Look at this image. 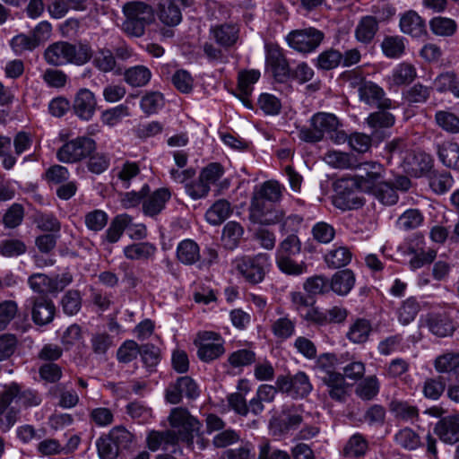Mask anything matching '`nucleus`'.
<instances>
[{"mask_svg":"<svg viewBox=\"0 0 459 459\" xmlns=\"http://www.w3.org/2000/svg\"><path fill=\"white\" fill-rule=\"evenodd\" d=\"M160 21L168 26H177L182 20L181 9L176 1L168 0L160 4L158 10Z\"/></svg>","mask_w":459,"mask_h":459,"instance_id":"c85d7f7f","label":"nucleus"},{"mask_svg":"<svg viewBox=\"0 0 459 459\" xmlns=\"http://www.w3.org/2000/svg\"><path fill=\"white\" fill-rule=\"evenodd\" d=\"M249 219L251 221L262 225L281 223V229H284L286 224L283 211L276 208L273 204L260 199L252 198L249 208Z\"/></svg>","mask_w":459,"mask_h":459,"instance_id":"9d476101","label":"nucleus"},{"mask_svg":"<svg viewBox=\"0 0 459 459\" xmlns=\"http://www.w3.org/2000/svg\"><path fill=\"white\" fill-rule=\"evenodd\" d=\"M126 17L121 29L131 38H140L144 35L145 28L154 21L152 7L143 2H129L123 6Z\"/></svg>","mask_w":459,"mask_h":459,"instance_id":"f03ea898","label":"nucleus"},{"mask_svg":"<svg viewBox=\"0 0 459 459\" xmlns=\"http://www.w3.org/2000/svg\"><path fill=\"white\" fill-rule=\"evenodd\" d=\"M198 395V385L195 380L188 376L180 377L175 382L170 383L165 393L167 402L171 404L179 403L183 396L195 399Z\"/></svg>","mask_w":459,"mask_h":459,"instance_id":"ddd939ff","label":"nucleus"},{"mask_svg":"<svg viewBox=\"0 0 459 459\" xmlns=\"http://www.w3.org/2000/svg\"><path fill=\"white\" fill-rule=\"evenodd\" d=\"M372 332V325L365 318L355 319L346 333L347 339L355 344L365 343Z\"/></svg>","mask_w":459,"mask_h":459,"instance_id":"a878e982","label":"nucleus"},{"mask_svg":"<svg viewBox=\"0 0 459 459\" xmlns=\"http://www.w3.org/2000/svg\"><path fill=\"white\" fill-rule=\"evenodd\" d=\"M19 385L11 383L4 385L0 393V429L7 431L18 419Z\"/></svg>","mask_w":459,"mask_h":459,"instance_id":"423d86ee","label":"nucleus"},{"mask_svg":"<svg viewBox=\"0 0 459 459\" xmlns=\"http://www.w3.org/2000/svg\"><path fill=\"white\" fill-rule=\"evenodd\" d=\"M352 254L351 250L344 246L335 247L328 251L324 259L328 267L336 269L349 264L351 261Z\"/></svg>","mask_w":459,"mask_h":459,"instance_id":"e433bc0d","label":"nucleus"},{"mask_svg":"<svg viewBox=\"0 0 459 459\" xmlns=\"http://www.w3.org/2000/svg\"><path fill=\"white\" fill-rule=\"evenodd\" d=\"M435 433L445 443L459 441V416H448L440 420L435 427Z\"/></svg>","mask_w":459,"mask_h":459,"instance_id":"aec40b11","label":"nucleus"},{"mask_svg":"<svg viewBox=\"0 0 459 459\" xmlns=\"http://www.w3.org/2000/svg\"><path fill=\"white\" fill-rule=\"evenodd\" d=\"M323 39L324 34L315 28L292 30L286 37L289 46L301 53L315 50Z\"/></svg>","mask_w":459,"mask_h":459,"instance_id":"9b49d317","label":"nucleus"},{"mask_svg":"<svg viewBox=\"0 0 459 459\" xmlns=\"http://www.w3.org/2000/svg\"><path fill=\"white\" fill-rule=\"evenodd\" d=\"M323 383L327 387L329 396L336 401H343L347 395V384L344 377L338 372L327 373L321 376Z\"/></svg>","mask_w":459,"mask_h":459,"instance_id":"4be33fe9","label":"nucleus"},{"mask_svg":"<svg viewBox=\"0 0 459 459\" xmlns=\"http://www.w3.org/2000/svg\"><path fill=\"white\" fill-rule=\"evenodd\" d=\"M340 127L338 118L330 113L320 112L315 114L311 118V128L300 130V138L306 142L316 143L324 138V135L329 134Z\"/></svg>","mask_w":459,"mask_h":459,"instance_id":"1a4fd4ad","label":"nucleus"},{"mask_svg":"<svg viewBox=\"0 0 459 459\" xmlns=\"http://www.w3.org/2000/svg\"><path fill=\"white\" fill-rule=\"evenodd\" d=\"M97 101L94 94L88 89H81L76 94L74 109L83 120H90L95 113Z\"/></svg>","mask_w":459,"mask_h":459,"instance_id":"a211bd4d","label":"nucleus"},{"mask_svg":"<svg viewBox=\"0 0 459 459\" xmlns=\"http://www.w3.org/2000/svg\"><path fill=\"white\" fill-rule=\"evenodd\" d=\"M129 108L125 104H120L115 108L105 110L101 114V121L104 125L113 126L117 125L125 117L129 116Z\"/></svg>","mask_w":459,"mask_h":459,"instance_id":"680f3d73","label":"nucleus"},{"mask_svg":"<svg viewBox=\"0 0 459 459\" xmlns=\"http://www.w3.org/2000/svg\"><path fill=\"white\" fill-rule=\"evenodd\" d=\"M281 433L296 429L303 422L301 411L297 407H287L282 411L281 416L275 420Z\"/></svg>","mask_w":459,"mask_h":459,"instance_id":"7c9ffc66","label":"nucleus"},{"mask_svg":"<svg viewBox=\"0 0 459 459\" xmlns=\"http://www.w3.org/2000/svg\"><path fill=\"white\" fill-rule=\"evenodd\" d=\"M436 149L438 160L445 167L459 171V143L445 141Z\"/></svg>","mask_w":459,"mask_h":459,"instance_id":"412c9836","label":"nucleus"},{"mask_svg":"<svg viewBox=\"0 0 459 459\" xmlns=\"http://www.w3.org/2000/svg\"><path fill=\"white\" fill-rule=\"evenodd\" d=\"M275 263L279 270L287 275L299 276L307 272V265L305 262L298 263L292 256L275 257Z\"/></svg>","mask_w":459,"mask_h":459,"instance_id":"09e8293b","label":"nucleus"},{"mask_svg":"<svg viewBox=\"0 0 459 459\" xmlns=\"http://www.w3.org/2000/svg\"><path fill=\"white\" fill-rule=\"evenodd\" d=\"M427 325L429 331L438 337L449 336L455 330L454 322L446 314H429L427 317Z\"/></svg>","mask_w":459,"mask_h":459,"instance_id":"b1692460","label":"nucleus"},{"mask_svg":"<svg viewBox=\"0 0 459 459\" xmlns=\"http://www.w3.org/2000/svg\"><path fill=\"white\" fill-rule=\"evenodd\" d=\"M354 273L350 269L336 272L330 280V289L339 296H346L354 287Z\"/></svg>","mask_w":459,"mask_h":459,"instance_id":"393cba45","label":"nucleus"},{"mask_svg":"<svg viewBox=\"0 0 459 459\" xmlns=\"http://www.w3.org/2000/svg\"><path fill=\"white\" fill-rule=\"evenodd\" d=\"M156 251L150 242H137L125 247L124 255L129 260L147 261L154 257Z\"/></svg>","mask_w":459,"mask_h":459,"instance_id":"cd10ccee","label":"nucleus"},{"mask_svg":"<svg viewBox=\"0 0 459 459\" xmlns=\"http://www.w3.org/2000/svg\"><path fill=\"white\" fill-rule=\"evenodd\" d=\"M400 28L403 33L413 38H421L427 34L425 21L413 10L401 15Z\"/></svg>","mask_w":459,"mask_h":459,"instance_id":"6ab92c4d","label":"nucleus"},{"mask_svg":"<svg viewBox=\"0 0 459 459\" xmlns=\"http://www.w3.org/2000/svg\"><path fill=\"white\" fill-rule=\"evenodd\" d=\"M296 319L289 315L282 316L272 323L271 330L273 335L281 341H285L295 333Z\"/></svg>","mask_w":459,"mask_h":459,"instance_id":"4c0bfd02","label":"nucleus"},{"mask_svg":"<svg viewBox=\"0 0 459 459\" xmlns=\"http://www.w3.org/2000/svg\"><path fill=\"white\" fill-rule=\"evenodd\" d=\"M230 212V204L228 201L221 199L212 204V206L206 212L205 217L210 224L219 225L228 219Z\"/></svg>","mask_w":459,"mask_h":459,"instance_id":"ea45409f","label":"nucleus"},{"mask_svg":"<svg viewBox=\"0 0 459 459\" xmlns=\"http://www.w3.org/2000/svg\"><path fill=\"white\" fill-rule=\"evenodd\" d=\"M394 116L386 109L371 113L367 118L368 125L372 128L390 127L394 124Z\"/></svg>","mask_w":459,"mask_h":459,"instance_id":"e2e57ef3","label":"nucleus"},{"mask_svg":"<svg viewBox=\"0 0 459 459\" xmlns=\"http://www.w3.org/2000/svg\"><path fill=\"white\" fill-rule=\"evenodd\" d=\"M378 30V21L371 15L364 16L359 22L356 30V39L362 43L372 41Z\"/></svg>","mask_w":459,"mask_h":459,"instance_id":"72a5a7b5","label":"nucleus"},{"mask_svg":"<svg viewBox=\"0 0 459 459\" xmlns=\"http://www.w3.org/2000/svg\"><path fill=\"white\" fill-rule=\"evenodd\" d=\"M97 448L101 459H117L121 452L107 435L98 439Z\"/></svg>","mask_w":459,"mask_h":459,"instance_id":"774afa93","label":"nucleus"},{"mask_svg":"<svg viewBox=\"0 0 459 459\" xmlns=\"http://www.w3.org/2000/svg\"><path fill=\"white\" fill-rule=\"evenodd\" d=\"M281 197V188L276 181H266L255 192L252 198L260 199L266 203L278 202Z\"/></svg>","mask_w":459,"mask_h":459,"instance_id":"79ce46f5","label":"nucleus"},{"mask_svg":"<svg viewBox=\"0 0 459 459\" xmlns=\"http://www.w3.org/2000/svg\"><path fill=\"white\" fill-rule=\"evenodd\" d=\"M31 317L38 325H45L51 323L56 314V307L53 301L47 296L33 297L30 299Z\"/></svg>","mask_w":459,"mask_h":459,"instance_id":"dca6fc26","label":"nucleus"},{"mask_svg":"<svg viewBox=\"0 0 459 459\" xmlns=\"http://www.w3.org/2000/svg\"><path fill=\"white\" fill-rule=\"evenodd\" d=\"M434 367L438 373L454 374L459 379V352H446L437 356Z\"/></svg>","mask_w":459,"mask_h":459,"instance_id":"c9c22d12","label":"nucleus"},{"mask_svg":"<svg viewBox=\"0 0 459 459\" xmlns=\"http://www.w3.org/2000/svg\"><path fill=\"white\" fill-rule=\"evenodd\" d=\"M120 451L126 449L133 441V435L124 427H115L107 435Z\"/></svg>","mask_w":459,"mask_h":459,"instance_id":"0e129e2a","label":"nucleus"},{"mask_svg":"<svg viewBox=\"0 0 459 459\" xmlns=\"http://www.w3.org/2000/svg\"><path fill=\"white\" fill-rule=\"evenodd\" d=\"M211 31L219 45L229 48L237 42L239 30L234 24L226 23L213 27Z\"/></svg>","mask_w":459,"mask_h":459,"instance_id":"473e14b6","label":"nucleus"},{"mask_svg":"<svg viewBox=\"0 0 459 459\" xmlns=\"http://www.w3.org/2000/svg\"><path fill=\"white\" fill-rule=\"evenodd\" d=\"M270 265L269 255L259 253L253 256H244L238 260L237 270L247 282L257 284L264 279Z\"/></svg>","mask_w":459,"mask_h":459,"instance_id":"20e7f679","label":"nucleus"},{"mask_svg":"<svg viewBox=\"0 0 459 459\" xmlns=\"http://www.w3.org/2000/svg\"><path fill=\"white\" fill-rule=\"evenodd\" d=\"M130 222L131 217L127 214H120L116 216L106 230L105 239L108 243L117 242Z\"/></svg>","mask_w":459,"mask_h":459,"instance_id":"a19ab883","label":"nucleus"},{"mask_svg":"<svg viewBox=\"0 0 459 459\" xmlns=\"http://www.w3.org/2000/svg\"><path fill=\"white\" fill-rule=\"evenodd\" d=\"M342 60V55L341 52L329 49L322 52L318 57L316 65L322 70H331L337 67Z\"/></svg>","mask_w":459,"mask_h":459,"instance_id":"052dcab7","label":"nucleus"},{"mask_svg":"<svg viewBox=\"0 0 459 459\" xmlns=\"http://www.w3.org/2000/svg\"><path fill=\"white\" fill-rule=\"evenodd\" d=\"M258 70L242 71L238 74V89L239 91V98L247 107L251 108L249 96L253 91V85L260 78Z\"/></svg>","mask_w":459,"mask_h":459,"instance_id":"bb28decb","label":"nucleus"},{"mask_svg":"<svg viewBox=\"0 0 459 459\" xmlns=\"http://www.w3.org/2000/svg\"><path fill=\"white\" fill-rule=\"evenodd\" d=\"M359 192L357 181L342 178L334 184L333 204L342 211L359 209L364 204V198L359 195Z\"/></svg>","mask_w":459,"mask_h":459,"instance_id":"7ed1b4c3","label":"nucleus"},{"mask_svg":"<svg viewBox=\"0 0 459 459\" xmlns=\"http://www.w3.org/2000/svg\"><path fill=\"white\" fill-rule=\"evenodd\" d=\"M243 228L235 221H229L223 228L221 241L228 249H233L238 245L243 235Z\"/></svg>","mask_w":459,"mask_h":459,"instance_id":"c03bdc74","label":"nucleus"},{"mask_svg":"<svg viewBox=\"0 0 459 459\" xmlns=\"http://www.w3.org/2000/svg\"><path fill=\"white\" fill-rule=\"evenodd\" d=\"M152 78L150 69L144 65H135L126 70L124 79L133 87L145 86Z\"/></svg>","mask_w":459,"mask_h":459,"instance_id":"58836bf2","label":"nucleus"},{"mask_svg":"<svg viewBox=\"0 0 459 459\" xmlns=\"http://www.w3.org/2000/svg\"><path fill=\"white\" fill-rule=\"evenodd\" d=\"M275 384L280 392L292 397H304L312 390L309 378L304 372H298L292 377L279 376Z\"/></svg>","mask_w":459,"mask_h":459,"instance_id":"f8f14e48","label":"nucleus"},{"mask_svg":"<svg viewBox=\"0 0 459 459\" xmlns=\"http://www.w3.org/2000/svg\"><path fill=\"white\" fill-rule=\"evenodd\" d=\"M10 45L17 55H22L26 51L34 50L39 45V39L36 34L21 33L12 39Z\"/></svg>","mask_w":459,"mask_h":459,"instance_id":"37998d69","label":"nucleus"},{"mask_svg":"<svg viewBox=\"0 0 459 459\" xmlns=\"http://www.w3.org/2000/svg\"><path fill=\"white\" fill-rule=\"evenodd\" d=\"M417 76V70L411 64L403 62L397 65L392 71L388 78L391 85L402 86L409 84L414 81Z\"/></svg>","mask_w":459,"mask_h":459,"instance_id":"c756f323","label":"nucleus"},{"mask_svg":"<svg viewBox=\"0 0 459 459\" xmlns=\"http://www.w3.org/2000/svg\"><path fill=\"white\" fill-rule=\"evenodd\" d=\"M383 53L390 58H397L404 52V41L399 36H387L381 44Z\"/></svg>","mask_w":459,"mask_h":459,"instance_id":"6e6d98bb","label":"nucleus"},{"mask_svg":"<svg viewBox=\"0 0 459 459\" xmlns=\"http://www.w3.org/2000/svg\"><path fill=\"white\" fill-rule=\"evenodd\" d=\"M395 443L407 450H414L420 445L419 435L410 428L400 429L394 435Z\"/></svg>","mask_w":459,"mask_h":459,"instance_id":"864d4df0","label":"nucleus"},{"mask_svg":"<svg viewBox=\"0 0 459 459\" xmlns=\"http://www.w3.org/2000/svg\"><path fill=\"white\" fill-rule=\"evenodd\" d=\"M168 420L171 428L178 429L176 433L178 441L193 443L194 436L198 433L201 427L196 418L192 416L186 408L176 407L171 410Z\"/></svg>","mask_w":459,"mask_h":459,"instance_id":"39448f33","label":"nucleus"},{"mask_svg":"<svg viewBox=\"0 0 459 459\" xmlns=\"http://www.w3.org/2000/svg\"><path fill=\"white\" fill-rule=\"evenodd\" d=\"M266 65L271 69L273 77L278 82H284L290 77L289 64L278 47H270L266 54Z\"/></svg>","mask_w":459,"mask_h":459,"instance_id":"f3484780","label":"nucleus"},{"mask_svg":"<svg viewBox=\"0 0 459 459\" xmlns=\"http://www.w3.org/2000/svg\"><path fill=\"white\" fill-rule=\"evenodd\" d=\"M390 410L396 418L406 421H413L419 417L417 407L404 402L393 401L390 403Z\"/></svg>","mask_w":459,"mask_h":459,"instance_id":"4d7b16f0","label":"nucleus"},{"mask_svg":"<svg viewBox=\"0 0 459 459\" xmlns=\"http://www.w3.org/2000/svg\"><path fill=\"white\" fill-rule=\"evenodd\" d=\"M177 257L184 264H194L201 257L199 246L192 239L182 240L177 247Z\"/></svg>","mask_w":459,"mask_h":459,"instance_id":"f704fd0d","label":"nucleus"},{"mask_svg":"<svg viewBox=\"0 0 459 459\" xmlns=\"http://www.w3.org/2000/svg\"><path fill=\"white\" fill-rule=\"evenodd\" d=\"M170 194L165 188H160L150 195L143 204V209L146 215L155 216L164 208Z\"/></svg>","mask_w":459,"mask_h":459,"instance_id":"2f4dec72","label":"nucleus"},{"mask_svg":"<svg viewBox=\"0 0 459 459\" xmlns=\"http://www.w3.org/2000/svg\"><path fill=\"white\" fill-rule=\"evenodd\" d=\"M91 57V47L83 43L71 44L65 41H58L49 45L44 52L46 62L55 66L66 64L82 65Z\"/></svg>","mask_w":459,"mask_h":459,"instance_id":"f257e3e1","label":"nucleus"},{"mask_svg":"<svg viewBox=\"0 0 459 459\" xmlns=\"http://www.w3.org/2000/svg\"><path fill=\"white\" fill-rule=\"evenodd\" d=\"M423 222V215L417 209L405 211L398 219V225L404 230H411L418 228Z\"/></svg>","mask_w":459,"mask_h":459,"instance_id":"bf43d9fd","label":"nucleus"},{"mask_svg":"<svg viewBox=\"0 0 459 459\" xmlns=\"http://www.w3.org/2000/svg\"><path fill=\"white\" fill-rule=\"evenodd\" d=\"M93 65L103 73H109L117 67V61L113 52L108 48L99 49L93 56Z\"/></svg>","mask_w":459,"mask_h":459,"instance_id":"8fccbe9b","label":"nucleus"},{"mask_svg":"<svg viewBox=\"0 0 459 459\" xmlns=\"http://www.w3.org/2000/svg\"><path fill=\"white\" fill-rule=\"evenodd\" d=\"M359 100L369 106L377 107L380 109L394 108L390 99L385 98L383 88L370 81H363L358 89Z\"/></svg>","mask_w":459,"mask_h":459,"instance_id":"4468645a","label":"nucleus"},{"mask_svg":"<svg viewBox=\"0 0 459 459\" xmlns=\"http://www.w3.org/2000/svg\"><path fill=\"white\" fill-rule=\"evenodd\" d=\"M164 105L163 95L159 91H148L141 99L140 106L142 110L152 115L157 113Z\"/></svg>","mask_w":459,"mask_h":459,"instance_id":"5fc2aeb1","label":"nucleus"},{"mask_svg":"<svg viewBox=\"0 0 459 459\" xmlns=\"http://www.w3.org/2000/svg\"><path fill=\"white\" fill-rule=\"evenodd\" d=\"M355 169L358 173L351 178L357 181L360 192L371 194L384 181L385 169L378 162L359 163Z\"/></svg>","mask_w":459,"mask_h":459,"instance_id":"6e6552de","label":"nucleus"},{"mask_svg":"<svg viewBox=\"0 0 459 459\" xmlns=\"http://www.w3.org/2000/svg\"><path fill=\"white\" fill-rule=\"evenodd\" d=\"M324 160L333 168L340 169H355L357 165L351 155L337 151L328 152L325 153Z\"/></svg>","mask_w":459,"mask_h":459,"instance_id":"49530a36","label":"nucleus"},{"mask_svg":"<svg viewBox=\"0 0 459 459\" xmlns=\"http://www.w3.org/2000/svg\"><path fill=\"white\" fill-rule=\"evenodd\" d=\"M379 392V381L376 376L363 379L356 388V394L363 400L373 399Z\"/></svg>","mask_w":459,"mask_h":459,"instance_id":"13d9d810","label":"nucleus"},{"mask_svg":"<svg viewBox=\"0 0 459 459\" xmlns=\"http://www.w3.org/2000/svg\"><path fill=\"white\" fill-rule=\"evenodd\" d=\"M304 290L313 295L323 294L328 291L330 281L324 276L316 275L307 278L303 284Z\"/></svg>","mask_w":459,"mask_h":459,"instance_id":"338daca9","label":"nucleus"},{"mask_svg":"<svg viewBox=\"0 0 459 459\" xmlns=\"http://www.w3.org/2000/svg\"><path fill=\"white\" fill-rule=\"evenodd\" d=\"M420 310L419 302L414 298H409L397 309L398 321L403 325H407L415 319Z\"/></svg>","mask_w":459,"mask_h":459,"instance_id":"a18cd8bd","label":"nucleus"},{"mask_svg":"<svg viewBox=\"0 0 459 459\" xmlns=\"http://www.w3.org/2000/svg\"><path fill=\"white\" fill-rule=\"evenodd\" d=\"M436 124L449 134H459V117L447 110H439L435 114Z\"/></svg>","mask_w":459,"mask_h":459,"instance_id":"de8ad7c7","label":"nucleus"},{"mask_svg":"<svg viewBox=\"0 0 459 459\" xmlns=\"http://www.w3.org/2000/svg\"><path fill=\"white\" fill-rule=\"evenodd\" d=\"M146 442L148 448L152 451L166 450L169 446H174L178 442V437L173 429L165 431L152 430L147 435Z\"/></svg>","mask_w":459,"mask_h":459,"instance_id":"5701e85b","label":"nucleus"},{"mask_svg":"<svg viewBox=\"0 0 459 459\" xmlns=\"http://www.w3.org/2000/svg\"><path fill=\"white\" fill-rule=\"evenodd\" d=\"M300 251L301 243L299 238L298 236L290 234L280 242L275 252V257H290L299 254Z\"/></svg>","mask_w":459,"mask_h":459,"instance_id":"3c124183","label":"nucleus"},{"mask_svg":"<svg viewBox=\"0 0 459 459\" xmlns=\"http://www.w3.org/2000/svg\"><path fill=\"white\" fill-rule=\"evenodd\" d=\"M429 27L437 36L449 37L456 30V23L454 20L446 17H435L430 20Z\"/></svg>","mask_w":459,"mask_h":459,"instance_id":"603ef678","label":"nucleus"},{"mask_svg":"<svg viewBox=\"0 0 459 459\" xmlns=\"http://www.w3.org/2000/svg\"><path fill=\"white\" fill-rule=\"evenodd\" d=\"M95 149L94 140L80 136L63 144L56 152V158L63 163H75L89 157Z\"/></svg>","mask_w":459,"mask_h":459,"instance_id":"0eeeda50","label":"nucleus"},{"mask_svg":"<svg viewBox=\"0 0 459 459\" xmlns=\"http://www.w3.org/2000/svg\"><path fill=\"white\" fill-rule=\"evenodd\" d=\"M371 195H375L382 204L393 205L398 201V195L394 186L383 181Z\"/></svg>","mask_w":459,"mask_h":459,"instance_id":"69168bd1","label":"nucleus"},{"mask_svg":"<svg viewBox=\"0 0 459 459\" xmlns=\"http://www.w3.org/2000/svg\"><path fill=\"white\" fill-rule=\"evenodd\" d=\"M200 345L197 355L203 361L209 362L224 353V347L220 335L213 332H204L199 334Z\"/></svg>","mask_w":459,"mask_h":459,"instance_id":"2eb2a0df","label":"nucleus"}]
</instances>
